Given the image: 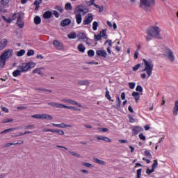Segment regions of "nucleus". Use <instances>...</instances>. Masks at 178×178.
<instances>
[{
    "mask_svg": "<svg viewBox=\"0 0 178 178\" xmlns=\"http://www.w3.org/2000/svg\"><path fill=\"white\" fill-rule=\"evenodd\" d=\"M36 65L37 64L34 62L23 63L17 66V69H19L22 73H26V72H29L30 69L35 67Z\"/></svg>",
    "mask_w": 178,
    "mask_h": 178,
    "instance_id": "1",
    "label": "nucleus"
},
{
    "mask_svg": "<svg viewBox=\"0 0 178 178\" xmlns=\"http://www.w3.org/2000/svg\"><path fill=\"white\" fill-rule=\"evenodd\" d=\"M143 63L145 66V69L143 70V72H146L147 74V79L149 77H151L152 74V70H154V64L152 63V61L151 60H145L143 59Z\"/></svg>",
    "mask_w": 178,
    "mask_h": 178,
    "instance_id": "2",
    "label": "nucleus"
},
{
    "mask_svg": "<svg viewBox=\"0 0 178 178\" xmlns=\"http://www.w3.org/2000/svg\"><path fill=\"white\" fill-rule=\"evenodd\" d=\"M13 53V50L8 49L0 56V66L3 67L5 66V63H6V60L9 59L10 56H12V54Z\"/></svg>",
    "mask_w": 178,
    "mask_h": 178,
    "instance_id": "3",
    "label": "nucleus"
},
{
    "mask_svg": "<svg viewBox=\"0 0 178 178\" xmlns=\"http://www.w3.org/2000/svg\"><path fill=\"white\" fill-rule=\"evenodd\" d=\"M147 34H149L150 37L159 38V35H161V28L158 26H153L149 29Z\"/></svg>",
    "mask_w": 178,
    "mask_h": 178,
    "instance_id": "4",
    "label": "nucleus"
},
{
    "mask_svg": "<svg viewBox=\"0 0 178 178\" xmlns=\"http://www.w3.org/2000/svg\"><path fill=\"white\" fill-rule=\"evenodd\" d=\"M140 7L145 10H148L152 6H155V0H140Z\"/></svg>",
    "mask_w": 178,
    "mask_h": 178,
    "instance_id": "5",
    "label": "nucleus"
},
{
    "mask_svg": "<svg viewBox=\"0 0 178 178\" xmlns=\"http://www.w3.org/2000/svg\"><path fill=\"white\" fill-rule=\"evenodd\" d=\"M164 55L165 57L170 60V62H175V54H173V51L169 49V48H165L164 49Z\"/></svg>",
    "mask_w": 178,
    "mask_h": 178,
    "instance_id": "6",
    "label": "nucleus"
},
{
    "mask_svg": "<svg viewBox=\"0 0 178 178\" xmlns=\"http://www.w3.org/2000/svg\"><path fill=\"white\" fill-rule=\"evenodd\" d=\"M102 38H104V40H106V38H108V35H106V31L102 30L99 34L95 35L94 40L99 41V40H101Z\"/></svg>",
    "mask_w": 178,
    "mask_h": 178,
    "instance_id": "7",
    "label": "nucleus"
},
{
    "mask_svg": "<svg viewBox=\"0 0 178 178\" xmlns=\"http://www.w3.org/2000/svg\"><path fill=\"white\" fill-rule=\"evenodd\" d=\"M88 12V10L82 5L78 6L74 10V13H78V15H85Z\"/></svg>",
    "mask_w": 178,
    "mask_h": 178,
    "instance_id": "8",
    "label": "nucleus"
},
{
    "mask_svg": "<svg viewBox=\"0 0 178 178\" xmlns=\"http://www.w3.org/2000/svg\"><path fill=\"white\" fill-rule=\"evenodd\" d=\"M3 20H5V22H6V23H12V22H13V20H16V18L17 17V19H19V17H20V15L19 14H13L12 15V17H9L8 19L6 18L5 16L2 17Z\"/></svg>",
    "mask_w": 178,
    "mask_h": 178,
    "instance_id": "9",
    "label": "nucleus"
},
{
    "mask_svg": "<svg viewBox=\"0 0 178 178\" xmlns=\"http://www.w3.org/2000/svg\"><path fill=\"white\" fill-rule=\"evenodd\" d=\"M92 22V14H88L83 20V24L87 25L90 24Z\"/></svg>",
    "mask_w": 178,
    "mask_h": 178,
    "instance_id": "10",
    "label": "nucleus"
},
{
    "mask_svg": "<svg viewBox=\"0 0 178 178\" xmlns=\"http://www.w3.org/2000/svg\"><path fill=\"white\" fill-rule=\"evenodd\" d=\"M8 39L3 38L0 40V51H3L6 48V45H8Z\"/></svg>",
    "mask_w": 178,
    "mask_h": 178,
    "instance_id": "11",
    "label": "nucleus"
},
{
    "mask_svg": "<svg viewBox=\"0 0 178 178\" xmlns=\"http://www.w3.org/2000/svg\"><path fill=\"white\" fill-rule=\"evenodd\" d=\"M51 125L54 126V127H58V129H66V127H72V125H67L65 123H61V124L52 123Z\"/></svg>",
    "mask_w": 178,
    "mask_h": 178,
    "instance_id": "12",
    "label": "nucleus"
},
{
    "mask_svg": "<svg viewBox=\"0 0 178 178\" xmlns=\"http://www.w3.org/2000/svg\"><path fill=\"white\" fill-rule=\"evenodd\" d=\"M133 133L135 136H137L138 133H141L142 131H144V129L140 126H136L133 128Z\"/></svg>",
    "mask_w": 178,
    "mask_h": 178,
    "instance_id": "13",
    "label": "nucleus"
},
{
    "mask_svg": "<svg viewBox=\"0 0 178 178\" xmlns=\"http://www.w3.org/2000/svg\"><path fill=\"white\" fill-rule=\"evenodd\" d=\"M95 138L99 141H105L106 143H112V140L106 136H96Z\"/></svg>",
    "mask_w": 178,
    "mask_h": 178,
    "instance_id": "14",
    "label": "nucleus"
},
{
    "mask_svg": "<svg viewBox=\"0 0 178 178\" xmlns=\"http://www.w3.org/2000/svg\"><path fill=\"white\" fill-rule=\"evenodd\" d=\"M53 44L54 45L55 48L58 49V51H62V49H63V44H62V43L59 42V41L54 40Z\"/></svg>",
    "mask_w": 178,
    "mask_h": 178,
    "instance_id": "15",
    "label": "nucleus"
},
{
    "mask_svg": "<svg viewBox=\"0 0 178 178\" xmlns=\"http://www.w3.org/2000/svg\"><path fill=\"white\" fill-rule=\"evenodd\" d=\"M172 113L174 116H177L178 115V100L175 102V105L172 109Z\"/></svg>",
    "mask_w": 178,
    "mask_h": 178,
    "instance_id": "16",
    "label": "nucleus"
},
{
    "mask_svg": "<svg viewBox=\"0 0 178 178\" xmlns=\"http://www.w3.org/2000/svg\"><path fill=\"white\" fill-rule=\"evenodd\" d=\"M96 54L98 56H102V58H106L107 54L105 50H97Z\"/></svg>",
    "mask_w": 178,
    "mask_h": 178,
    "instance_id": "17",
    "label": "nucleus"
},
{
    "mask_svg": "<svg viewBox=\"0 0 178 178\" xmlns=\"http://www.w3.org/2000/svg\"><path fill=\"white\" fill-rule=\"evenodd\" d=\"M47 104L48 105H50V106H53L54 108H60V109L63 108V104H62L54 102H49Z\"/></svg>",
    "mask_w": 178,
    "mask_h": 178,
    "instance_id": "18",
    "label": "nucleus"
},
{
    "mask_svg": "<svg viewBox=\"0 0 178 178\" xmlns=\"http://www.w3.org/2000/svg\"><path fill=\"white\" fill-rule=\"evenodd\" d=\"M17 25L18 26V27H19V29H23V27H24V22L22 19V17H19L17 18Z\"/></svg>",
    "mask_w": 178,
    "mask_h": 178,
    "instance_id": "19",
    "label": "nucleus"
},
{
    "mask_svg": "<svg viewBox=\"0 0 178 178\" xmlns=\"http://www.w3.org/2000/svg\"><path fill=\"white\" fill-rule=\"evenodd\" d=\"M42 69H43V68L42 67H38V68H36V69L33 70L32 71L33 74H35L37 73L38 74H39V76H43L44 73H42V71H41Z\"/></svg>",
    "mask_w": 178,
    "mask_h": 178,
    "instance_id": "20",
    "label": "nucleus"
},
{
    "mask_svg": "<svg viewBox=\"0 0 178 178\" xmlns=\"http://www.w3.org/2000/svg\"><path fill=\"white\" fill-rule=\"evenodd\" d=\"M40 119H44L46 120H52L54 118L49 114H40Z\"/></svg>",
    "mask_w": 178,
    "mask_h": 178,
    "instance_id": "21",
    "label": "nucleus"
},
{
    "mask_svg": "<svg viewBox=\"0 0 178 178\" xmlns=\"http://www.w3.org/2000/svg\"><path fill=\"white\" fill-rule=\"evenodd\" d=\"M76 83L78 86H88L90 84V82H88V80H79L77 81Z\"/></svg>",
    "mask_w": 178,
    "mask_h": 178,
    "instance_id": "22",
    "label": "nucleus"
},
{
    "mask_svg": "<svg viewBox=\"0 0 178 178\" xmlns=\"http://www.w3.org/2000/svg\"><path fill=\"white\" fill-rule=\"evenodd\" d=\"M71 21L70 19H65L63 21H61L60 24L62 26V27H65L66 26H69V24H70Z\"/></svg>",
    "mask_w": 178,
    "mask_h": 178,
    "instance_id": "23",
    "label": "nucleus"
},
{
    "mask_svg": "<svg viewBox=\"0 0 178 178\" xmlns=\"http://www.w3.org/2000/svg\"><path fill=\"white\" fill-rule=\"evenodd\" d=\"M94 161L95 163H98L99 165H102L103 166H106V162H105L103 160L99 159H94Z\"/></svg>",
    "mask_w": 178,
    "mask_h": 178,
    "instance_id": "24",
    "label": "nucleus"
},
{
    "mask_svg": "<svg viewBox=\"0 0 178 178\" xmlns=\"http://www.w3.org/2000/svg\"><path fill=\"white\" fill-rule=\"evenodd\" d=\"M22 71L20 70V69L17 68V70H15V71H13V76L14 77H17L19 76H22Z\"/></svg>",
    "mask_w": 178,
    "mask_h": 178,
    "instance_id": "25",
    "label": "nucleus"
},
{
    "mask_svg": "<svg viewBox=\"0 0 178 178\" xmlns=\"http://www.w3.org/2000/svg\"><path fill=\"white\" fill-rule=\"evenodd\" d=\"M132 97H134L136 102H138V101L140 100V93L137 92H133Z\"/></svg>",
    "mask_w": 178,
    "mask_h": 178,
    "instance_id": "26",
    "label": "nucleus"
},
{
    "mask_svg": "<svg viewBox=\"0 0 178 178\" xmlns=\"http://www.w3.org/2000/svg\"><path fill=\"white\" fill-rule=\"evenodd\" d=\"M63 108L65 109H71L72 111H80V108L74 107V106H69L65 104L63 105Z\"/></svg>",
    "mask_w": 178,
    "mask_h": 178,
    "instance_id": "27",
    "label": "nucleus"
},
{
    "mask_svg": "<svg viewBox=\"0 0 178 178\" xmlns=\"http://www.w3.org/2000/svg\"><path fill=\"white\" fill-rule=\"evenodd\" d=\"M52 16V13L51 11H47L43 14V17L44 19H51Z\"/></svg>",
    "mask_w": 178,
    "mask_h": 178,
    "instance_id": "28",
    "label": "nucleus"
},
{
    "mask_svg": "<svg viewBox=\"0 0 178 178\" xmlns=\"http://www.w3.org/2000/svg\"><path fill=\"white\" fill-rule=\"evenodd\" d=\"M75 18H76L77 24H80L82 21L81 14H76Z\"/></svg>",
    "mask_w": 178,
    "mask_h": 178,
    "instance_id": "29",
    "label": "nucleus"
},
{
    "mask_svg": "<svg viewBox=\"0 0 178 178\" xmlns=\"http://www.w3.org/2000/svg\"><path fill=\"white\" fill-rule=\"evenodd\" d=\"M9 3V0H0V6L1 8H3L4 6H6Z\"/></svg>",
    "mask_w": 178,
    "mask_h": 178,
    "instance_id": "30",
    "label": "nucleus"
},
{
    "mask_svg": "<svg viewBox=\"0 0 178 178\" xmlns=\"http://www.w3.org/2000/svg\"><path fill=\"white\" fill-rule=\"evenodd\" d=\"M15 130H16V129H15V128L7 129L3 130V131H1V134H6V133H10L12 131H15Z\"/></svg>",
    "mask_w": 178,
    "mask_h": 178,
    "instance_id": "31",
    "label": "nucleus"
},
{
    "mask_svg": "<svg viewBox=\"0 0 178 178\" xmlns=\"http://www.w3.org/2000/svg\"><path fill=\"white\" fill-rule=\"evenodd\" d=\"M78 38L79 40H83V41H86V40H87V37L86 36V34H84L83 33H79Z\"/></svg>",
    "mask_w": 178,
    "mask_h": 178,
    "instance_id": "32",
    "label": "nucleus"
},
{
    "mask_svg": "<svg viewBox=\"0 0 178 178\" xmlns=\"http://www.w3.org/2000/svg\"><path fill=\"white\" fill-rule=\"evenodd\" d=\"M70 105H76V106H79V108H81V104L78 103L77 102L74 100L70 99Z\"/></svg>",
    "mask_w": 178,
    "mask_h": 178,
    "instance_id": "33",
    "label": "nucleus"
},
{
    "mask_svg": "<svg viewBox=\"0 0 178 178\" xmlns=\"http://www.w3.org/2000/svg\"><path fill=\"white\" fill-rule=\"evenodd\" d=\"M78 49L80 52H82V53H84L85 51H86V47H84V44H80L79 46H78Z\"/></svg>",
    "mask_w": 178,
    "mask_h": 178,
    "instance_id": "34",
    "label": "nucleus"
},
{
    "mask_svg": "<svg viewBox=\"0 0 178 178\" xmlns=\"http://www.w3.org/2000/svg\"><path fill=\"white\" fill-rule=\"evenodd\" d=\"M53 133H57V134H59L60 136H63L65 134V131L62 129H54Z\"/></svg>",
    "mask_w": 178,
    "mask_h": 178,
    "instance_id": "35",
    "label": "nucleus"
},
{
    "mask_svg": "<svg viewBox=\"0 0 178 178\" xmlns=\"http://www.w3.org/2000/svg\"><path fill=\"white\" fill-rule=\"evenodd\" d=\"M37 91H43L44 92H52V90L45 89L44 88H36Z\"/></svg>",
    "mask_w": 178,
    "mask_h": 178,
    "instance_id": "36",
    "label": "nucleus"
},
{
    "mask_svg": "<svg viewBox=\"0 0 178 178\" xmlns=\"http://www.w3.org/2000/svg\"><path fill=\"white\" fill-rule=\"evenodd\" d=\"M34 23L35 24H40V23H41V18L38 16H36L34 18Z\"/></svg>",
    "mask_w": 178,
    "mask_h": 178,
    "instance_id": "37",
    "label": "nucleus"
},
{
    "mask_svg": "<svg viewBox=\"0 0 178 178\" xmlns=\"http://www.w3.org/2000/svg\"><path fill=\"white\" fill-rule=\"evenodd\" d=\"M26 54V51L24 49H21L17 52V56H23Z\"/></svg>",
    "mask_w": 178,
    "mask_h": 178,
    "instance_id": "38",
    "label": "nucleus"
},
{
    "mask_svg": "<svg viewBox=\"0 0 178 178\" xmlns=\"http://www.w3.org/2000/svg\"><path fill=\"white\" fill-rule=\"evenodd\" d=\"M94 6L96 9L98 10L99 12H103L104 11V7L103 6H100L99 5H97V4H94Z\"/></svg>",
    "mask_w": 178,
    "mask_h": 178,
    "instance_id": "39",
    "label": "nucleus"
},
{
    "mask_svg": "<svg viewBox=\"0 0 178 178\" xmlns=\"http://www.w3.org/2000/svg\"><path fill=\"white\" fill-rule=\"evenodd\" d=\"M98 26V22L95 21L92 24V30H94V31H97Z\"/></svg>",
    "mask_w": 178,
    "mask_h": 178,
    "instance_id": "40",
    "label": "nucleus"
},
{
    "mask_svg": "<svg viewBox=\"0 0 178 178\" xmlns=\"http://www.w3.org/2000/svg\"><path fill=\"white\" fill-rule=\"evenodd\" d=\"M76 37H77V35L74 32L68 34V38L74 39L76 38Z\"/></svg>",
    "mask_w": 178,
    "mask_h": 178,
    "instance_id": "41",
    "label": "nucleus"
},
{
    "mask_svg": "<svg viewBox=\"0 0 178 178\" xmlns=\"http://www.w3.org/2000/svg\"><path fill=\"white\" fill-rule=\"evenodd\" d=\"M65 10H72V3H67L65 7Z\"/></svg>",
    "mask_w": 178,
    "mask_h": 178,
    "instance_id": "42",
    "label": "nucleus"
},
{
    "mask_svg": "<svg viewBox=\"0 0 178 178\" xmlns=\"http://www.w3.org/2000/svg\"><path fill=\"white\" fill-rule=\"evenodd\" d=\"M82 165L86 168H94V165L87 162L83 163Z\"/></svg>",
    "mask_w": 178,
    "mask_h": 178,
    "instance_id": "43",
    "label": "nucleus"
},
{
    "mask_svg": "<svg viewBox=\"0 0 178 178\" xmlns=\"http://www.w3.org/2000/svg\"><path fill=\"white\" fill-rule=\"evenodd\" d=\"M145 156H147V158H152V154H151V152L148 150H145L144 152Z\"/></svg>",
    "mask_w": 178,
    "mask_h": 178,
    "instance_id": "44",
    "label": "nucleus"
},
{
    "mask_svg": "<svg viewBox=\"0 0 178 178\" xmlns=\"http://www.w3.org/2000/svg\"><path fill=\"white\" fill-rule=\"evenodd\" d=\"M156 168H158V161L154 160L152 166V169L155 170Z\"/></svg>",
    "mask_w": 178,
    "mask_h": 178,
    "instance_id": "45",
    "label": "nucleus"
},
{
    "mask_svg": "<svg viewBox=\"0 0 178 178\" xmlns=\"http://www.w3.org/2000/svg\"><path fill=\"white\" fill-rule=\"evenodd\" d=\"M128 84H129V88H131V90H134V88L136 87V83L129 82Z\"/></svg>",
    "mask_w": 178,
    "mask_h": 178,
    "instance_id": "46",
    "label": "nucleus"
},
{
    "mask_svg": "<svg viewBox=\"0 0 178 178\" xmlns=\"http://www.w3.org/2000/svg\"><path fill=\"white\" fill-rule=\"evenodd\" d=\"M105 97L106 98H107V99H108V101H111V99H112V97H111V95H109V90H108V88H106Z\"/></svg>",
    "mask_w": 178,
    "mask_h": 178,
    "instance_id": "47",
    "label": "nucleus"
},
{
    "mask_svg": "<svg viewBox=\"0 0 178 178\" xmlns=\"http://www.w3.org/2000/svg\"><path fill=\"white\" fill-rule=\"evenodd\" d=\"M88 56L92 57V56H94V55H95V52L94 51V50L90 49V50L88 51Z\"/></svg>",
    "mask_w": 178,
    "mask_h": 178,
    "instance_id": "48",
    "label": "nucleus"
},
{
    "mask_svg": "<svg viewBox=\"0 0 178 178\" xmlns=\"http://www.w3.org/2000/svg\"><path fill=\"white\" fill-rule=\"evenodd\" d=\"M88 6H91V5H94V2L95 0H85Z\"/></svg>",
    "mask_w": 178,
    "mask_h": 178,
    "instance_id": "49",
    "label": "nucleus"
},
{
    "mask_svg": "<svg viewBox=\"0 0 178 178\" xmlns=\"http://www.w3.org/2000/svg\"><path fill=\"white\" fill-rule=\"evenodd\" d=\"M154 172H155V170H154V168H152V170L149 168H147L146 170L147 175H151V173H154Z\"/></svg>",
    "mask_w": 178,
    "mask_h": 178,
    "instance_id": "50",
    "label": "nucleus"
},
{
    "mask_svg": "<svg viewBox=\"0 0 178 178\" xmlns=\"http://www.w3.org/2000/svg\"><path fill=\"white\" fill-rule=\"evenodd\" d=\"M34 55V50L30 49L27 52V56H33Z\"/></svg>",
    "mask_w": 178,
    "mask_h": 178,
    "instance_id": "51",
    "label": "nucleus"
},
{
    "mask_svg": "<svg viewBox=\"0 0 178 178\" xmlns=\"http://www.w3.org/2000/svg\"><path fill=\"white\" fill-rule=\"evenodd\" d=\"M1 111H3V112H4L5 113H9V109L5 106H1Z\"/></svg>",
    "mask_w": 178,
    "mask_h": 178,
    "instance_id": "52",
    "label": "nucleus"
},
{
    "mask_svg": "<svg viewBox=\"0 0 178 178\" xmlns=\"http://www.w3.org/2000/svg\"><path fill=\"white\" fill-rule=\"evenodd\" d=\"M136 91H138V92H143V87L138 85L136 88Z\"/></svg>",
    "mask_w": 178,
    "mask_h": 178,
    "instance_id": "53",
    "label": "nucleus"
},
{
    "mask_svg": "<svg viewBox=\"0 0 178 178\" xmlns=\"http://www.w3.org/2000/svg\"><path fill=\"white\" fill-rule=\"evenodd\" d=\"M41 3H42V0H36L34 2V5H35V6H38L39 5H41Z\"/></svg>",
    "mask_w": 178,
    "mask_h": 178,
    "instance_id": "54",
    "label": "nucleus"
},
{
    "mask_svg": "<svg viewBox=\"0 0 178 178\" xmlns=\"http://www.w3.org/2000/svg\"><path fill=\"white\" fill-rule=\"evenodd\" d=\"M139 68H140V64H137L133 67V70L134 72H137Z\"/></svg>",
    "mask_w": 178,
    "mask_h": 178,
    "instance_id": "55",
    "label": "nucleus"
},
{
    "mask_svg": "<svg viewBox=\"0 0 178 178\" xmlns=\"http://www.w3.org/2000/svg\"><path fill=\"white\" fill-rule=\"evenodd\" d=\"M9 122H13V119H5L2 121V123H9Z\"/></svg>",
    "mask_w": 178,
    "mask_h": 178,
    "instance_id": "56",
    "label": "nucleus"
},
{
    "mask_svg": "<svg viewBox=\"0 0 178 178\" xmlns=\"http://www.w3.org/2000/svg\"><path fill=\"white\" fill-rule=\"evenodd\" d=\"M32 118H34L35 119H41V114H35L32 115Z\"/></svg>",
    "mask_w": 178,
    "mask_h": 178,
    "instance_id": "57",
    "label": "nucleus"
},
{
    "mask_svg": "<svg viewBox=\"0 0 178 178\" xmlns=\"http://www.w3.org/2000/svg\"><path fill=\"white\" fill-rule=\"evenodd\" d=\"M139 138L140 140H143V141H145V136L143 134H139Z\"/></svg>",
    "mask_w": 178,
    "mask_h": 178,
    "instance_id": "58",
    "label": "nucleus"
},
{
    "mask_svg": "<svg viewBox=\"0 0 178 178\" xmlns=\"http://www.w3.org/2000/svg\"><path fill=\"white\" fill-rule=\"evenodd\" d=\"M70 99H61V102H63L64 104H70Z\"/></svg>",
    "mask_w": 178,
    "mask_h": 178,
    "instance_id": "59",
    "label": "nucleus"
},
{
    "mask_svg": "<svg viewBox=\"0 0 178 178\" xmlns=\"http://www.w3.org/2000/svg\"><path fill=\"white\" fill-rule=\"evenodd\" d=\"M52 15H55V17H59V13H58V11H56V10H54L53 12H52Z\"/></svg>",
    "mask_w": 178,
    "mask_h": 178,
    "instance_id": "60",
    "label": "nucleus"
},
{
    "mask_svg": "<svg viewBox=\"0 0 178 178\" xmlns=\"http://www.w3.org/2000/svg\"><path fill=\"white\" fill-rule=\"evenodd\" d=\"M99 131H104V133H106V131H109V129L107 128H99Z\"/></svg>",
    "mask_w": 178,
    "mask_h": 178,
    "instance_id": "61",
    "label": "nucleus"
},
{
    "mask_svg": "<svg viewBox=\"0 0 178 178\" xmlns=\"http://www.w3.org/2000/svg\"><path fill=\"white\" fill-rule=\"evenodd\" d=\"M138 54H139L138 49H137V50L135 51V54H134V58H135V59H138Z\"/></svg>",
    "mask_w": 178,
    "mask_h": 178,
    "instance_id": "62",
    "label": "nucleus"
},
{
    "mask_svg": "<svg viewBox=\"0 0 178 178\" xmlns=\"http://www.w3.org/2000/svg\"><path fill=\"white\" fill-rule=\"evenodd\" d=\"M12 145H15V143H6L4 147H12Z\"/></svg>",
    "mask_w": 178,
    "mask_h": 178,
    "instance_id": "63",
    "label": "nucleus"
},
{
    "mask_svg": "<svg viewBox=\"0 0 178 178\" xmlns=\"http://www.w3.org/2000/svg\"><path fill=\"white\" fill-rule=\"evenodd\" d=\"M141 177V169L137 170V178Z\"/></svg>",
    "mask_w": 178,
    "mask_h": 178,
    "instance_id": "64",
    "label": "nucleus"
}]
</instances>
